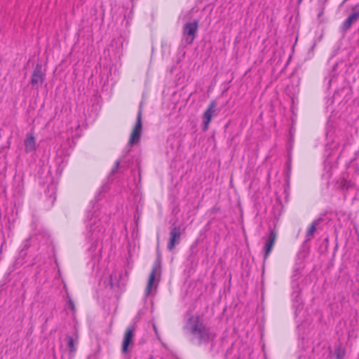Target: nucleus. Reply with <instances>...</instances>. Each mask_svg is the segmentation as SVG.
I'll return each mask as SVG.
<instances>
[{
    "instance_id": "obj_1",
    "label": "nucleus",
    "mask_w": 359,
    "mask_h": 359,
    "mask_svg": "<svg viewBox=\"0 0 359 359\" xmlns=\"http://www.w3.org/2000/svg\"><path fill=\"white\" fill-rule=\"evenodd\" d=\"M184 330L189 336L190 341L198 346L208 344L215 336L210 332V327L206 326L198 316H192L189 318L184 325Z\"/></svg>"
},
{
    "instance_id": "obj_2",
    "label": "nucleus",
    "mask_w": 359,
    "mask_h": 359,
    "mask_svg": "<svg viewBox=\"0 0 359 359\" xmlns=\"http://www.w3.org/2000/svg\"><path fill=\"white\" fill-rule=\"evenodd\" d=\"M86 238L95 243L102 236L105 228L100 219L92 217L86 222Z\"/></svg>"
},
{
    "instance_id": "obj_3",
    "label": "nucleus",
    "mask_w": 359,
    "mask_h": 359,
    "mask_svg": "<svg viewBox=\"0 0 359 359\" xmlns=\"http://www.w3.org/2000/svg\"><path fill=\"white\" fill-rule=\"evenodd\" d=\"M198 29V21L187 22L183 26L182 34L184 39L187 44H191L195 39Z\"/></svg>"
},
{
    "instance_id": "obj_4",
    "label": "nucleus",
    "mask_w": 359,
    "mask_h": 359,
    "mask_svg": "<svg viewBox=\"0 0 359 359\" xmlns=\"http://www.w3.org/2000/svg\"><path fill=\"white\" fill-rule=\"evenodd\" d=\"M45 73L42 70V65L37 63L31 76L30 84L33 89H39L45 80Z\"/></svg>"
},
{
    "instance_id": "obj_5",
    "label": "nucleus",
    "mask_w": 359,
    "mask_h": 359,
    "mask_svg": "<svg viewBox=\"0 0 359 359\" xmlns=\"http://www.w3.org/2000/svg\"><path fill=\"white\" fill-rule=\"evenodd\" d=\"M142 130V114H138L135 124L130 134L128 144L130 146L137 143L141 137Z\"/></svg>"
},
{
    "instance_id": "obj_6",
    "label": "nucleus",
    "mask_w": 359,
    "mask_h": 359,
    "mask_svg": "<svg viewBox=\"0 0 359 359\" xmlns=\"http://www.w3.org/2000/svg\"><path fill=\"white\" fill-rule=\"evenodd\" d=\"M181 227L179 226H175L171 227L170 231L169 233V241L168 243V250L169 251H172L175 247L180 243L181 240Z\"/></svg>"
},
{
    "instance_id": "obj_7",
    "label": "nucleus",
    "mask_w": 359,
    "mask_h": 359,
    "mask_svg": "<svg viewBox=\"0 0 359 359\" xmlns=\"http://www.w3.org/2000/svg\"><path fill=\"white\" fill-rule=\"evenodd\" d=\"M135 336V327L129 326L125 332L123 340L122 342L121 352L126 354L129 351V346L133 344V339Z\"/></svg>"
},
{
    "instance_id": "obj_8",
    "label": "nucleus",
    "mask_w": 359,
    "mask_h": 359,
    "mask_svg": "<svg viewBox=\"0 0 359 359\" xmlns=\"http://www.w3.org/2000/svg\"><path fill=\"white\" fill-rule=\"evenodd\" d=\"M161 269V262L158 260H156L152 267V270L150 273L148 283L145 290L144 294L146 297L149 296L151 291V287L154 283L155 276L158 271Z\"/></svg>"
},
{
    "instance_id": "obj_9",
    "label": "nucleus",
    "mask_w": 359,
    "mask_h": 359,
    "mask_svg": "<svg viewBox=\"0 0 359 359\" xmlns=\"http://www.w3.org/2000/svg\"><path fill=\"white\" fill-rule=\"evenodd\" d=\"M292 292L291 294L292 296V301L293 302V306L298 309L299 306L302 305V299L301 298V290L299 288V283L297 282L293 281L292 283Z\"/></svg>"
},
{
    "instance_id": "obj_10",
    "label": "nucleus",
    "mask_w": 359,
    "mask_h": 359,
    "mask_svg": "<svg viewBox=\"0 0 359 359\" xmlns=\"http://www.w3.org/2000/svg\"><path fill=\"white\" fill-rule=\"evenodd\" d=\"M359 19V11H353L341 24L340 29L342 32L349 30L353 24Z\"/></svg>"
},
{
    "instance_id": "obj_11",
    "label": "nucleus",
    "mask_w": 359,
    "mask_h": 359,
    "mask_svg": "<svg viewBox=\"0 0 359 359\" xmlns=\"http://www.w3.org/2000/svg\"><path fill=\"white\" fill-rule=\"evenodd\" d=\"M276 232L274 230H271L268 238L266 239V242L264 246L265 253L264 255V259L266 260L269 255L276 239Z\"/></svg>"
},
{
    "instance_id": "obj_12",
    "label": "nucleus",
    "mask_w": 359,
    "mask_h": 359,
    "mask_svg": "<svg viewBox=\"0 0 359 359\" xmlns=\"http://www.w3.org/2000/svg\"><path fill=\"white\" fill-rule=\"evenodd\" d=\"M67 345L69 352V358L72 359L76 351V344H77L79 341V335L76 332H75L72 336L67 335Z\"/></svg>"
},
{
    "instance_id": "obj_13",
    "label": "nucleus",
    "mask_w": 359,
    "mask_h": 359,
    "mask_svg": "<svg viewBox=\"0 0 359 359\" xmlns=\"http://www.w3.org/2000/svg\"><path fill=\"white\" fill-rule=\"evenodd\" d=\"M323 221V217H318L312 222V223L309 225V226L308 227V229L306 230V236H306L305 241H309L313 238L314 233L316 231L317 226Z\"/></svg>"
},
{
    "instance_id": "obj_14",
    "label": "nucleus",
    "mask_w": 359,
    "mask_h": 359,
    "mask_svg": "<svg viewBox=\"0 0 359 359\" xmlns=\"http://www.w3.org/2000/svg\"><path fill=\"white\" fill-rule=\"evenodd\" d=\"M35 138L32 134L27 135L25 141V147L27 152H30L35 149Z\"/></svg>"
},
{
    "instance_id": "obj_15",
    "label": "nucleus",
    "mask_w": 359,
    "mask_h": 359,
    "mask_svg": "<svg viewBox=\"0 0 359 359\" xmlns=\"http://www.w3.org/2000/svg\"><path fill=\"white\" fill-rule=\"evenodd\" d=\"M345 348L342 347L341 344H339L334 351V359H343L345 355Z\"/></svg>"
},
{
    "instance_id": "obj_16",
    "label": "nucleus",
    "mask_w": 359,
    "mask_h": 359,
    "mask_svg": "<svg viewBox=\"0 0 359 359\" xmlns=\"http://www.w3.org/2000/svg\"><path fill=\"white\" fill-rule=\"evenodd\" d=\"M212 117V114H203V131H205L208 128L209 123L210 122Z\"/></svg>"
},
{
    "instance_id": "obj_17",
    "label": "nucleus",
    "mask_w": 359,
    "mask_h": 359,
    "mask_svg": "<svg viewBox=\"0 0 359 359\" xmlns=\"http://www.w3.org/2000/svg\"><path fill=\"white\" fill-rule=\"evenodd\" d=\"M295 131H296V129L294 127V118H292V126L289 130V136H290L289 141L290 142H294Z\"/></svg>"
},
{
    "instance_id": "obj_18",
    "label": "nucleus",
    "mask_w": 359,
    "mask_h": 359,
    "mask_svg": "<svg viewBox=\"0 0 359 359\" xmlns=\"http://www.w3.org/2000/svg\"><path fill=\"white\" fill-rule=\"evenodd\" d=\"M218 109L216 107V101H212L209 107L205 109L204 112H215Z\"/></svg>"
},
{
    "instance_id": "obj_19",
    "label": "nucleus",
    "mask_w": 359,
    "mask_h": 359,
    "mask_svg": "<svg viewBox=\"0 0 359 359\" xmlns=\"http://www.w3.org/2000/svg\"><path fill=\"white\" fill-rule=\"evenodd\" d=\"M121 162V160H117L115 162L114 167L111 168V174H114V173H116L118 172V170L120 168Z\"/></svg>"
},
{
    "instance_id": "obj_20",
    "label": "nucleus",
    "mask_w": 359,
    "mask_h": 359,
    "mask_svg": "<svg viewBox=\"0 0 359 359\" xmlns=\"http://www.w3.org/2000/svg\"><path fill=\"white\" fill-rule=\"evenodd\" d=\"M31 245V242H30V240L29 239H26L23 241L22 244V250L21 251H24V250H26L27 249H28Z\"/></svg>"
},
{
    "instance_id": "obj_21",
    "label": "nucleus",
    "mask_w": 359,
    "mask_h": 359,
    "mask_svg": "<svg viewBox=\"0 0 359 359\" xmlns=\"http://www.w3.org/2000/svg\"><path fill=\"white\" fill-rule=\"evenodd\" d=\"M68 305H69V309L72 311H76V307H75V305H74V303L73 302V300L72 299H69V301H68Z\"/></svg>"
},
{
    "instance_id": "obj_22",
    "label": "nucleus",
    "mask_w": 359,
    "mask_h": 359,
    "mask_svg": "<svg viewBox=\"0 0 359 359\" xmlns=\"http://www.w3.org/2000/svg\"><path fill=\"white\" fill-rule=\"evenodd\" d=\"M291 110L292 112H294L295 110H297V107H296L295 100L294 97L292 98Z\"/></svg>"
},
{
    "instance_id": "obj_23",
    "label": "nucleus",
    "mask_w": 359,
    "mask_h": 359,
    "mask_svg": "<svg viewBox=\"0 0 359 359\" xmlns=\"http://www.w3.org/2000/svg\"><path fill=\"white\" fill-rule=\"evenodd\" d=\"M153 327H154V330L155 332L157 333V330H156V325H154Z\"/></svg>"
},
{
    "instance_id": "obj_24",
    "label": "nucleus",
    "mask_w": 359,
    "mask_h": 359,
    "mask_svg": "<svg viewBox=\"0 0 359 359\" xmlns=\"http://www.w3.org/2000/svg\"><path fill=\"white\" fill-rule=\"evenodd\" d=\"M297 1H298V4H301L303 0H297Z\"/></svg>"
},
{
    "instance_id": "obj_25",
    "label": "nucleus",
    "mask_w": 359,
    "mask_h": 359,
    "mask_svg": "<svg viewBox=\"0 0 359 359\" xmlns=\"http://www.w3.org/2000/svg\"><path fill=\"white\" fill-rule=\"evenodd\" d=\"M348 0H344L343 2H342V4H344V3H346Z\"/></svg>"
},
{
    "instance_id": "obj_26",
    "label": "nucleus",
    "mask_w": 359,
    "mask_h": 359,
    "mask_svg": "<svg viewBox=\"0 0 359 359\" xmlns=\"http://www.w3.org/2000/svg\"><path fill=\"white\" fill-rule=\"evenodd\" d=\"M355 7H356V6H355V7L352 8V10H353V11H355Z\"/></svg>"
}]
</instances>
